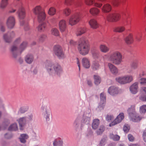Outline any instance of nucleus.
I'll return each instance as SVG.
<instances>
[{
    "instance_id": "nucleus-1",
    "label": "nucleus",
    "mask_w": 146,
    "mask_h": 146,
    "mask_svg": "<svg viewBox=\"0 0 146 146\" xmlns=\"http://www.w3.org/2000/svg\"><path fill=\"white\" fill-rule=\"evenodd\" d=\"M44 64L47 71L50 75L56 74L60 75L62 72L63 69L60 65L58 64H53L50 60H46Z\"/></svg>"
},
{
    "instance_id": "nucleus-2",
    "label": "nucleus",
    "mask_w": 146,
    "mask_h": 146,
    "mask_svg": "<svg viewBox=\"0 0 146 146\" xmlns=\"http://www.w3.org/2000/svg\"><path fill=\"white\" fill-rule=\"evenodd\" d=\"M33 12L37 17L38 21L42 22L40 24L37 28L39 32L44 31L46 26V24L43 22L46 18V15L41 7L38 6L33 9Z\"/></svg>"
},
{
    "instance_id": "nucleus-3",
    "label": "nucleus",
    "mask_w": 146,
    "mask_h": 146,
    "mask_svg": "<svg viewBox=\"0 0 146 146\" xmlns=\"http://www.w3.org/2000/svg\"><path fill=\"white\" fill-rule=\"evenodd\" d=\"M21 41V38H17L14 42V44L11 46L10 51L13 57L16 59L17 57L21 54L22 52L24 50L27 46V43L23 42L21 44L19 50L18 49L17 45Z\"/></svg>"
},
{
    "instance_id": "nucleus-4",
    "label": "nucleus",
    "mask_w": 146,
    "mask_h": 146,
    "mask_svg": "<svg viewBox=\"0 0 146 146\" xmlns=\"http://www.w3.org/2000/svg\"><path fill=\"white\" fill-rule=\"evenodd\" d=\"M80 53L82 55L87 54L90 49V45L87 40L84 38L80 39L78 47Z\"/></svg>"
},
{
    "instance_id": "nucleus-5",
    "label": "nucleus",
    "mask_w": 146,
    "mask_h": 146,
    "mask_svg": "<svg viewBox=\"0 0 146 146\" xmlns=\"http://www.w3.org/2000/svg\"><path fill=\"white\" fill-rule=\"evenodd\" d=\"M16 7L18 9L17 13L19 19L21 20V21H20L21 25L24 26L25 30L28 31L29 29L28 23L22 20L25 17V10L22 6L21 3H20L17 4L16 6Z\"/></svg>"
},
{
    "instance_id": "nucleus-6",
    "label": "nucleus",
    "mask_w": 146,
    "mask_h": 146,
    "mask_svg": "<svg viewBox=\"0 0 146 146\" xmlns=\"http://www.w3.org/2000/svg\"><path fill=\"white\" fill-rule=\"evenodd\" d=\"M127 111L130 119L133 122H138L141 120V118L137 114L133 107L129 108Z\"/></svg>"
},
{
    "instance_id": "nucleus-7",
    "label": "nucleus",
    "mask_w": 146,
    "mask_h": 146,
    "mask_svg": "<svg viewBox=\"0 0 146 146\" xmlns=\"http://www.w3.org/2000/svg\"><path fill=\"white\" fill-rule=\"evenodd\" d=\"M109 59L113 64L119 65L122 61V55L119 52H115L110 55Z\"/></svg>"
},
{
    "instance_id": "nucleus-8",
    "label": "nucleus",
    "mask_w": 146,
    "mask_h": 146,
    "mask_svg": "<svg viewBox=\"0 0 146 146\" xmlns=\"http://www.w3.org/2000/svg\"><path fill=\"white\" fill-rule=\"evenodd\" d=\"M92 114L91 111L88 109L84 113L82 119L81 120V125H88L90 123L91 119Z\"/></svg>"
},
{
    "instance_id": "nucleus-9",
    "label": "nucleus",
    "mask_w": 146,
    "mask_h": 146,
    "mask_svg": "<svg viewBox=\"0 0 146 146\" xmlns=\"http://www.w3.org/2000/svg\"><path fill=\"white\" fill-rule=\"evenodd\" d=\"M54 54L59 59H63L65 57L64 52L62 47L58 45L54 46L53 48Z\"/></svg>"
},
{
    "instance_id": "nucleus-10",
    "label": "nucleus",
    "mask_w": 146,
    "mask_h": 146,
    "mask_svg": "<svg viewBox=\"0 0 146 146\" xmlns=\"http://www.w3.org/2000/svg\"><path fill=\"white\" fill-rule=\"evenodd\" d=\"M15 36V33L14 31H12L4 34L3 38L5 42L10 43L12 42L13 39Z\"/></svg>"
},
{
    "instance_id": "nucleus-11",
    "label": "nucleus",
    "mask_w": 146,
    "mask_h": 146,
    "mask_svg": "<svg viewBox=\"0 0 146 146\" xmlns=\"http://www.w3.org/2000/svg\"><path fill=\"white\" fill-rule=\"evenodd\" d=\"M41 109L43 111V115L46 121L50 120V116L51 111L50 108L48 106H42Z\"/></svg>"
},
{
    "instance_id": "nucleus-12",
    "label": "nucleus",
    "mask_w": 146,
    "mask_h": 146,
    "mask_svg": "<svg viewBox=\"0 0 146 146\" xmlns=\"http://www.w3.org/2000/svg\"><path fill=\"white\" fill-rule=\"evenodd\" d=\"M116 81L121 84H124L131 82L133 80L132 76H127L123 77H119L115 79Z\"/></svg>"
},
{
    "instance_id": "nucleus-13",
    "label": "nucleus",
    "mask_w": 146,
    "mask_h": 146,
    "mask_svg": "<svg viewBox=\"0 0 146 146\" xmlns=\"http://www.w3.org/2000/svg\"><path fill=\"white\" fill-rule=\"evenodd\" d=\"M120 15L116 13H110L107 16L108 20L110 22L116 21L120 19Z\"/></svg>"
},
{
    "instance_id": "nucleus-14",
    "label": "nucleus",
    "mask_w": 146,
    "mask_h": 146,
    "mask_svg": "<svg viewBox=\"0 0 146 146\" xmlns=\"http://www.w3.org/2000/svg\"><path fill=\"white\" fill-rule=\"evenodd\" d=\"M80 15L79 13H76L72 15L69 21V24L73 25L76 24L80 20Z\"/></svg>"
},
{
    "instance_id": "nucleus-15",
    "label": "nucleus",
    "mask_w": 146,
    "mask_h": 146,
    "mask_svg": "<svg viewBox=\"0 0 146 146\" xmlns=\"http://www.w3.org/2000/svg\"><path fill=\"white\" fill-rule=\"evenodd\" d=\"M124 116L123 113H120L115 119L114 120L110 123L109 125L110 127H111L116 125L124 119Z\"/></svg>"
},
{
    "instance_id": "nucleus-16",
    "label": "nucleus",
    "mask_w": 146,
    "mask_h": 146,
    "mask_svg": "<svg viewBox=\"0 0 146 146\" xmlns=\"http://www.w3.org/2000/svg\"><path fill=\"white\" fill-rule=\"evenodd\" d=\"M15 21L14 17H9L7 19L6 21V25L8 28L13 29L15 25Z\"/></svg>"
},
{
    "instance_id": "nucleus-17",
    "label": "nucleus",
    "mask_w": 146,
    "mask_h": 146,
    "mask_svg": "<svg viewBox=\"0 0 146 146\" xmlns=\"http://www.w3.org/2000/svg\"><path fill=\"white\" fill-rule=\"evenodd\" d=\"M138 84L137 82H135L130 87V90L132 94H135L138 92Z\"/></svg>"
},
{
    "instance_id": "nucleus-18",
    "label": "nucleus",
    "mask_w": 146,
    "mask_h": 146,
    "mask_svg": "<svg viewBox=\"0 0 146 146\" xmlns=\"http://www.w3.org/2000/svg\"><path fill=\"white\" fill-rule=\"evenodd\" d=\"M108 92L110 94L113 96L118 93V89L116 87L111 86L109 88Z\"/></svg>"
},
{
    "instance_id": "nucleus-19",
    "label": "nucleus",
    "mask_w": 146,
    "mask_h": 146,
    "mask_svg": "<svg viewBox=\"0 0 146 146\" xmlns=\"http://www.w3.org/2000/svg\"><path fill=\"white\" fill-rule=\"evenodd\" d=\"M27 122V117H23L20 118L19 120V123L21 130H23V127L25 125Z\"/></svg>"
},
{
    "instance_id": "nucleus-20",
    "label": "nucleus",
    "mask_w": 146,
    "mask_h": 146,
    "mask_svg": "<svg viewBox=\"0 0 146 146\" xmlns=\"http://www.w3.org/2000/svg\"><path fill=\"white\" fill-rule=\"evenodd\" d=\"M108 66L110 71L113 74L116 75L118 73L117 69L112 64L109 63Z\"/></svg>"
},
{
    "instance_id": "nucleus-21",
    "label": "nucleus",
    "mask_w": 146,
    "mask_h": 146,
    "mask_svg": "<svg viewBox=\"0 0 146 146\" xmlns=\"http://www.w3.org/2000/svg\"><path fill=\"white\" fill-rule=\"evenodd\" d=\"M94 0H85V3L86 4L88 5H91L94 4V5L97 7H100L102 4L101 3H95Z\"/></svg>"
},
{
    "instance_id": "nucleus-22",
    "label": "nucleus",
    "mask_w": 146,
    "mask_h": 146,
    "mask_svg": "<svg viewBox=\"0 0 146 146\" xmlns=\"http://www.w3.org/2000/svg\"><path fill=\"white\" fill-rule=\"evenodd\" d=\"M59 27L61 32H64L66 27L65 21L63 20L61 21L59 23Z\"/></svg>"
},
{
    "instance_id": "nucleus-23",
    "label": "nucleus",
    "mask_w": 146,
    "mask_h": 146,
    "mask_svg": "<svg viewBox=\"0 0 146 146\" xmlns=\"http://www.w3.org/2000/svg\"><path fill=\"white\" fill-rule=\"evenodd\" d=\"M34 56L33 54H27L25 58V61L28 63L31 64L33 61Z\"/></svg>"
},
{
    "instance_id": "nucleus-24",
    "label": "nucleus",
    "mask_w": 146,
    "mask_h": 146,
    "mask_svg": "<svg viewBox=\"0 0 146 146\" xmlns=\"http://www.w3.org/2000/svg\"><path fill=\"white\" fill-rule=\"evenodd\" d=\"M111 6L110 5L108 4L104 5L102 8V11L105 13L109 12L111 11Z\"/></svg>"
},
{
    "instance_id": "nucleus-25",
    "label": "nucleus",
    "mask_w": 146,
    "mask_h": 146,
    "mask_svg": "<svg viewBox=\"0 0 146 146\" xmlns=\"http://www.w3.org/2000/svg\"><path fill=\"white\" fill-rule=\"evenodd\" d=\"M82 62L83 66L86 68H89L90 66V64L89 60L86 58H84L82 59Z\"/></svg>"
},
{
    "instance_id": "nucleus-26",
    "label": "nucleus",
    "mask_w": 146,
    "mask_h": 146,
    "mask_svg": "<svg viewBox=\"0 0 146 146\" xmlns=\"http://www.w3.org/2000/svg\"><path fill=\"white\" fill-rule=\"evenodd\" d=\"M100 122V120L98 119L93 120L92 124V128L94 129H96L98 127Z\"/></svg>"
},
{
    "instance_id": "nucleus-27",
    "label": "nucleus",
    "mask_w": 146,
    "mask_h": 146,
    "mask_svg": "<svg viewBox=\"0 0 146 146\" xmlns=\"http://www.w3.org/2000/svg\"><path fill=\"white\" fill-rule=\"evenodd\" d=\"M91 53L94 59L98 58L99 56V52L98 50L95 48H93L91 50Z\"/></svg>"
},
{
    "instance_id": "nucleus-28",
    "label": "nucleus",
    "mask_w": 146,
    "mask_h": 146,
    "mask_svg": "<svg viewBox=\"0 0 146 146\" xmlns=\"http://www.w3.org/2000/svg\"><path fill=\"white\" fill-rule=\"evenodd\" d=\"M100 67V65L98 62L97 61H94L93 62L91 66V68L94 71L98 70Z\"/></svg>"
},
{
    "instance_id": "nucleus-29",
    "label": "nucleus",
    "mask_w": 146,
    "mask_h": 146,
    "mask_svg": "<svg viewBox=\"0 0 146 146\" xmlns=\"http://www.w3.org/2000/svg\"><path fill=\"white\" fill-rule=\"evenodd\" d=\"M89 23L91 27L93 29H96L98 27L97 22L94 19H91Z\"/></svg>"
},
{
    "instance_id": "nucleus-30",
    "label": "nucleus",
    "mask_w": 146,
    "mask_h": 146,
    "mask_svg": "<svg viewBox=\"0 0 146 146\" xmlns=\"http://www.w3.org/2000/svg\"><path fill=\"white\" fill-rule=\"evenodd\" d=\"M107 140L108 137L106 135H104L100 141L99 145L100 146H104Z\"/></svg>"
},
{
    "instance_id": "nucleus-31",
    "label": "nucleus",
    "mask_w": 146,
    "mask_h": 146,
    "mask_svg": "<svg viewBox=\"0 0 146 146\" xmlns=\"http://www.w3.org/2000/svg\"><path fill=\"white\" fill-rule=\"evenodd\" d=\"M29 137L28 136L25 134H21L19 139L21 142L22 143H25L26 142V139H27Z\"/></svg>"
},
{
    "instance_id": "nucleus-32",
    "label": "nucleus",
    "mask_w": 146,
    "mask_h": 146,
    "mask_svg": "<svg viewBox=\"0 0 146 146\" xmlns=\"http://www.w3.org/2000/svg\"><path fill=\"white\" fill-rule=\"evenodd\" d=\"M102 2L105 1L106 0H98ZM124 0H111V3L115 6H117L121 1H123Z\"/></svg>"
},
{
    "instance_id": "nucleus-33",
    "label": "nucleus",
    "mask_w": 146,
    "mask_h": 146,
    "mask_svg": "<svg viewBox=\"0 0 146 146\" xmlns=\"http://www.w3.org/2000/svg\"><path fill=\"white\" fill-rule=\"evenodd\" d=\"M94 83L95 85H98L101 82V78L98 75H94Z\"/></svg>"
},
{
    "instance_id": "nucleus-34",
    "label": "nucleus",
    "mask_w": 146,
    "mask_h": 146,
    "mask_svg": "<svg viewBox=\"0 0 146 146\" xmlns=\"http://www.w3.org/2000/svg\"><path fill=\"white\" fill-rule=\"evenodd\" d=\"M65 3L67 5H71L72 3H73L75 5H77L78 6L81 5V3L80 2H74L73 0H65Z\"/></svg>"
},
{
    "instance_id": "nucleus-35",
    "label": "nucleus",
    "mask_w": 146,
    "mask_h": 146,
    "mask_svg": "<svg viewBox=\"0 0 146 146\" xmlns=\"http://www.w3.org/2000/svg\"><path fill=\"white\" fill-rule=\"evenodd\" d=\"M80 121V119L78 117L75 120L74 122L73 126L76 129L78 128L79 127Z\"/></svg>"
},
{
    "instance_id": "nucleus-36",
    "label": "nucleus",
    "mask_w": 146,
    "mask_h": 146,
    "mask_svg": "<svg viewBox=\"0 0 146 146\" xmlns=\"http://www.w3.org/2000/svg\"><path fill=\"white\" fill-rule=\"evenodd\" d=\"M125 40L126 43L127 44H130L132 43L133 41L132 35L130 34L128 36L126 37Z\"/></svg>"
},
{
    "instance_id": "nucleus-37",
    "label": "nucleus",
    "mask_w": 146,
    "mask_h": 146,
    "mask_svg": "<svg viewBox=\"0 0 146 146\" xmlns=\"http://www.w3.org/2000/svg\"><path fill=\"white\" fill-rule=\"evenodd\" d=\"M8 0H2L0 4V7L2 9H4L8 4Z\"/></svg>"
},
{
    "instance_id": "nucleus-38",
    "label": "nucleus",
    "mask_w": 146,
    "mask_h": 146,
    "mask_svg": "<svg viewBox=\"0 0 146 146\" xmlns=\"http://www.w3.org/2000/svg\"><path fill=\"white\" fill-rule=\"evenodd\" d=\"M105 104V102H100V103H99V106L96 108V110L99 111L103 110L104 108Z\"/></svg>"
},
{
    "instance_id": "nucleus-39",
    "label": "nucleus",
    "mask_w": 146,
    "mask_h": 146,
    "mask_svg": "<svg viewBox=\"0 0 146 146\" xmlns=\"http://www.w3.org/2000/svg\"><path fill=\"white\" fill-rule=\"evenodd\" d=\"M105 129V127L103 125H101L99 128L96 131V133L98 135L102 134L104 131Z\"/></svg>"
},
{
    "instance_id": "nucleus-40",
    "label": "nucleus",
    "mask_w": 146,
    "mask_h": 146,
    "mask_svg": "<svg viewBox=\"0 0 146 146\" xmlns=\"http://www.w3.org/2000/svg\"><path fill=\"white\" fill-rule=\"evenodd\" d=\"M17 129V126L16 123H13L10 125L8 130L10 131H16Z\"/></svg>"
},
{
    "instance_id": "nucleus-41",
    "label": "nucleus",
    "mask_w": 146,
    "mask_h": 146,
    "mask_svg": "<svg viewBox=\"0 0 146 146\" xmlns=\"http://www.w3.org/2000/svg\"><path fill=\"white\" fill-rule=\"evenodd\" d=\"M90 12L93 15H96L98 14L99 11L97 8H94L90 10Z\"/></svg>"
},
{
    "instance_id": "nucleus-42",
    "label": "nucleus",
    "mask_w": 146,
    "mask_h": 146,
    "mask_svg": "<svg viewBox=\"0 0 146 146\" xmlns=\"http://www.w3.org/2000/svg\"><path fill=\"white\" fill-rule=\"evenodd\" d=\"M29 107L27 106L21 107L20 108L18 113H23L27 111Z\"/></svg>"
},
{
    "instance_id": "nucleus-43",
    "label": "nucleus",
    "mask_w": 146,
    "mask_h": 146,
    "mask_svg": "<svg viewBox=\"0 0 146 146\" xmlns=\"http://www.w3.org/2000/svg\"><path fill=\"white\" fill-rule=\"evenodd\" d=\"M86 32V29L84 28H81L78 29L76 33L77 36L81 35L84 33Z\"/></svg>"
},
{
    "instance_id": "nucleus-44",
    "label": "nucleus",
    "mask_w": 146,
    "mask_h": 146,
    "mask_svg": "<svg viewBox=\"0 0 146 146\" xmlns=\"http://www.w3.org/2000/svg\"><path fill=\"white\" fill-rule=\"evenodd\" d=\"M101 50L103 52H106L109 50V48L106 46L101 44L100 46Z\"/></svg>"
},
{
    "instance_id": "nucleus-45",
    "label": "nucleus",
    "mask_w": 146,
    "mask_h": 146,
    "mask_svg": "<svg viewBox=\"0 0 146 146\" xmlns=\"http://www.w3.org/2000/svg\"><path fill=\"white\" fill-rule=\"evenodd\" d=\"M100 102H106V96L104 92L100 94Z\"/></svg>"
},
{
    "instance_id": "nucleus-46",
    "label": "nucleus",
    "mask_w": 146,
    "mask_h": 146,
    "mask_svg": "<svg viewBox=\"0 0 146 146\" xmlns=\"http://www.w3.org/2000/svg\"><path fill=\"white\" fill-rule=\"evenodd\" d=\"M47 37L46 35L44 34H41L39 37L38 39L39 42H43L46 38Z\"/></svg>"
},
{
    "instance_id": "nucleus-47",
    "label": "nucleus",
    "mask_w": 146,
    "mask_h": 146,
    "mask_svg": "<svg viewBox=\"0 0 146 146\" xmlns=\"http://www.w3.org/2000/svg\"><path fill=\"white\" fill-rule=\"evenodd\" d=\"M125 30L123 27H120L115 28L114 30L115 32H121Z\"/></svg>"
},
{
    "instance_id": "nucleus-48",
    "label": "nucleus",
    "mask_w": 146,
    "mask_h": 146,
    "mask_svg": "<svg viewBox=\"0 0 146 146\" xmlns=\"http://www.w3.org/2000/svg\"><path fill=\"white\" fill-rule=\"evenodd\" d=\"M56 12V9L53 7H51L49 10L48 13L50 15H53L55 14Z\"/></svg>"
},
{
    "instance_id": "nucleus-49",
    "label": "nucleus",
    "mask_w": 146,
    "mask_h": 146,
    "mask_svg": "<svg viewBox=\"0 0 146 146\" xmlns=\"http://www.w3.org/2000/svg\"><path fill=\"white\" fill-rule=\"evenodd\" d=\"M31 71L34 74H36L38 72V68L36 66H32L31 68Z\"/></svg>"
},
{
    "instance_id": "nucleus-50",
    "label": "nucleus",
    "mask_w": 146,
    "mask_h": 146,
    "mask_svg": "<svg viewBox=\"0 0 146 146\" xmlns=\"http://www.w3.org/2000/svg\"><path fill=\"white\" fill-rule=\"evenodd\" d=\"M4 137L5 139H9L13 137V135L11 133H6L4 134Z\"/></svg>"
},
{
    "instance_id": "nucleus-51",
    "label": "nucleus",
    "mask_w": 146,
    "mask_h": 146,
    "mask_svg": "<svg viewBox=\"0 0 146 146\" xmlns=\"http://www.w3.org/2000/svg\"><path fill=\"white\" fill-rule=\"evenodd\" d=\"M140 111L141 113H145L146 111V105L141 106L140 108Z\"/></svg>"
},
{
    "instance_id": "nucleus-52",
    "label": "nucleus",
    "mask_w": 146,
    "mask_h": 146,
    "mask_svg": "<svg viewBox=\"0 0 146 146\" xmlns=\"http://www.w3.org/2000/svg\"><path fill=\"white\" fill-rule=\"evenodd\" d=\"M52 34L55 36H58L59 35V32L58 30L55 28L52 29Z\"/></svg>"
},
{
    "instance_id": "nucleus-53",
    "label": "nucleus",
    "mask_w": 146,
    "mask_h": 146,
    "mask_svg": "<svg viewBox=\"0 0 146 146\" xmlns=\"http://www.w3.org/2000/svg\"><path fill=\"white\" fill-rule=\"evenodd\" d=\"M139 99L141 101L146 102V94H141L139 96Z\"/></svg>"
},
{
    "instance_id": "nucleus-54",
    "label": "nucleus",
    "mask_w": 146,
    "mask_h": 146,
    "mask_svg": "<svg viewBox=\"0 0 146 146\" xmlns=\"http://www.w3.org/2000/svg\"><path fill=\"white\" fill-rule=\"evenodd\" d=\"M140 83L142 85H146V78H142L140 79Z\"/></svg>"
},
{
    "instance_id": "nucleus-55",
    "label": "nucleus",
    "mask_w": 146,
    "mask_h": 146,
    "mask_svg": "<svg viewBox=\"0 0 146 146\" xmlns=\"http://www.w3.org/2000/svg\"><path fill=\"white\" fill-rule=\"evenodd\" d=\"M64 13L66 15L68 16L70 13L71 11L70 9L66 8L64 10Z\"/></svg>"
},
{
    "instance_id": "nucleus-56",
    "label": "nucleus",
    "mask_w": 146,
    "mask_h": 146,
    "mask_svg": "<svg viewBox=\"0 0 146 146\" xmlns=\"http://www.w3.org/2000/svg\"><path fill=\"white\" fill-rule=\"evenodd\" d=\"M113 118L114 117L113 115H107L106 117V121L110 122L111 120H112Z\"/></svg>"
},
{
    "instance_id": "nucleus-57",
    "label": "nucleus",
    "mask_w": 146,
    "mask_h": 146,
    "mask_svg": "<svg viewBox=\"0 0 146 146\" xmlns=\"http://www.w3.org/2000/svg\"><path fill=\"white\" fill-rule=\"evenodd\" d=\"M141 94H146V87H142L141 89Z\"/></svg>"
},
{
    "instance_id": "nucleus-58",
    "label": "nucleus",
    "mask_w": 146,
    "mask_h": 146,
    "mask_svg": "<svg viewBox=\"0 0 146 146\" xmlns=\"http://www.w3.org/2000/svg\"><path fill=\"white\" fill-rule=\"evenodd\" d=\"M142 137L143 141L146 143V130H144L142 134Z\"/></svg>"
},
{
    "instance_id": "nucleus-59",
    "label": "nucleus",
    "mask_w": 146,
    "mask_h": 146,
    "mask_svg": "<svg viewBox=\"0 0 146 146\" xmlns=\"http://www.w3.org/2000/svg\"><path fill=\"white\" fill-rule=\"evenodd\" d=\"M128 137L129 140L130 141H133L134 140V138L133 135L129 134L128 135Z\"/></svg>"
},
{
    "instance_id": "nucleus-60",
    "label": "nucleus",
    "mask_w": 146,
    "mask_h": 146,
    "mask_svg": "<svg viewBox=\"0 0 146 146\" xmlns=\"http://www.w3.org/2000/svg\"><path fill=\"white\" fill-rule=\"evenodd\" d=\"M129 127H127L126 126L124 125L123 127V130L124 131L125 133H127L128 132L129 130Z\"/></svg>"
},
{
    "instance_id": "nucleus-61",
    "label": "nucleus",
    "mask_w": 146,
    "mask_h": 146,
    "mask_svg": "<svg viewBox=\"0 0 146 146\" xmlns=\"http://www.w3.org/2000/svg\"><path fill=\"white\" fill-rule=\"evenodd\" d=\"M113 139L114 140L118 141L120 137L119 136L117 135H113Z\"/></svg>"
},
{
    "instance_id": "nucleus-62",
    "label": "nucleus",
    "mask_w": 146,
    "mask_h": 146,
    "mask_svg": "<svg viewBox=\"0 0 146 146\" xmlns=\"http://www.w3.org/2000/svg\"><path fill=\"white\" fill-rule=\"evenodd\" d=\"M131 66L132 68L135 69L137 67V64L136 62H133L132 63Z\"/></svg>"
},
{
    "instance_id": "nucleus-63",
    "label": "nucleus",
    "mask_w": 146,
    "mask_h": 146,
    "mask_svg": "<svg viewBox=\"0 0 146 146\" xmlns=\"http://www.w3.org/2000/svg\"><path fill=\"white\" fill-rule=\"evenodd\" d=\"M0 29L1 31L4 32L5 31V28L3 25H1L0 26Z\"/></svg>"
},
{
    "instance_id": "nucleus-64",
    "label": "nucleus",
    "mask_w": 146,
    "mask_h": 146,
    "mask_svg": "<svg viewBox=\"0 0 146 146\" xmlns=\"http://www.w3.org/2000/svg\"><path fill=\"white\" fill-rule=\"evenodd\" d=\"M33 115L32 114H31L30 115H29L28 117H27V119H28L29 121H31L33 120Z\"/></svg>"
}]
</instances>
